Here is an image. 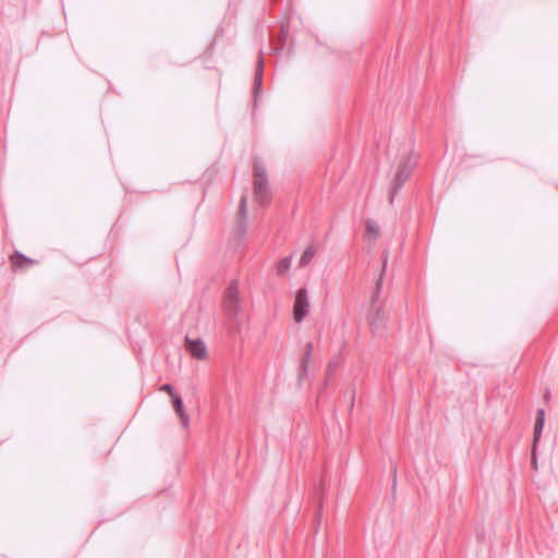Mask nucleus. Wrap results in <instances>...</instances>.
Returning a JSON list of instances; mask_svg holds the SVG:
<instances>
[{
    "label": "nucleus",
    "instance_id": "obj_1",
    "mask_svg": "<svg viewBox=\"0 0 558 558\" xmlns=\"http://www.w3.org/2000/svg\"><path fill=\"white\" fill-rule=\"evenodd\" d=\"M387 265V256L384 257L383 260V269L377 279L375 291L373 292L371 300V310L368 313V324L372 329L374 336H381L383 331L386 328L387 323V314L384 311V307L377 302L381 287H383V278L385 276V269Z\"/></svg>",
    "mask_w": 558,
    "mask_h": 558
},
{
    "label": "nucleus",
    "instance_id": "obj_2",
    "mask_svg": "<svg viewBox=\"0 0 558 558\" xmlns=\"http://www.w3.org/2000/svg\"><path fill=\"white\" fill-rule=\"evenodd\" d=\"M254 198L259 205H265L270 201V190L268 177L265 167L260 161H254Z\"/></svg>",
    "mask_w": 558,
    "mask_h": 558
},
{
    "label": "nucleus",
    "instance_id": "obj_3",
    "mask_svg": "<svg viewBox=\"0 0 558 558\" xmlns=\"http://www.w3.org/2000/svg\"><path fill=\"white\" fill-rule=\"evenodd\" d=\"M223 310L232 319H235L242 311L239 287L235 280L230 282L225 292Z\"/></svg>",
    "mask_w": 558,
    "mask_h": 558
},
{
    "label": "nucleus",
    "instance_id": "obj_4",
    "mask_svg": "<svg viewBox=\"0 0 558 558\" xmlns=\"http://www.w3.org/2000/svg\"><path fill=\"white\" fill-rule=\"evenodd\" d=\"M416 163V156L413 153H409L403 156L398 166V170L395 175V187L399 190L404 182L410 178L411 172Z\"/></svg>",
    "mask_w": 558,
    "mask_h": 558
},
{
    "label": "nucleus",
    "instance_id": "obj_5",
    "mask_svg": "<svg viewBox=\"0 0 558 558\" xmlns=\"http://www.w3.org/2000/svg\"><path fill=\"white\" fill-rule=\"evenodd\" d=\"M310 306L307 290L304 288L298 290L293 304V319L295 323H301L307 316Z\"/></svg>",
    "mask_w": 558,
    "mask_h": 558
},
{
    "label": "nucleus",
    "instance_id": "obj_6",
    "mask_svg": "<svg viewBox=\"0 0 558 558\" xmlns=\"http://www.w3.org/2000/svg\"><path fill=\"white\" fill-rule=\"evenodd\" d=\"M184 342L185 349L192 357L196 360H204L207 357V347L202 339H192L186 336Z\"/></svg>",
    "mask_w": 558,
    "mask_h": 558
},
{
    "label": "nucleus",
    "instance_id": "obj_7",
    "mask_svg": "<svg viewBox=\"0 0 558 558\" xmlns=\"http://www.w3.org/2000/svg\"><path fill=\"white\" fill-rule=\"evenodd\" d=\"M238 230L241 234L246 232V220H247V197L243 195L240 199L238 209Z\"/></svg>",
    "mask_w": 558,
    "mask_h": 558
},
{
    "label": "nucleus",
    "instance_id": "obj_8",
    "mask_svg": "<svg viewBox=\"0 0 558 558\" xmlns=\"http://www.w3.org/2000/svg\"><path fill=\"white\" fill-rule=\"evenodd\" d=\"M171 401H172L173 409H174L175 413L178 414L182 426L184 428H187L189 424H190V417L184 410L182 398L180 396H173V399H171Z\"/></svg>",
    "mask_w": 558,
    "mask_h": 558
},
{
    "label": "nucleus",
    "instance_id": "obj_9",
    "mask_svg": "<svg viewBox=\"0 0 558 558\" xmlns=\"http://www.w3.org/2000/svg\"><path fill=\"white\" fill-rule=\"evenodd\" d=\"M10 259L14 268L31 267L36 264L34 259L25 256L20 252H15L13 255H11Z\"/></svg>",
    "mask_w": 558,
    "mask_h": 558
},
{
    "label": "nucleus",
    "instance_id": "obj_10",
    "mask_svg": "<svg viewBox=\"0 0 558 558\" xmlns=\"http://www.w3.org/2000/svg\"><path fill=\"white\" fill-rule=\"evenodd\" d=\"M312 353H313V344L311 342H307L304 347V353L301 359L300 374H299L300 378L303 377L307 373Z\"/></svg>",
    "mask_w": 558,
    "mask_h": 558
},
{
    "label": "nucleus",
    "instance_id": "obj_11",
    "mask_svg": "<svg viewBox=\"0 0 558 558\" xmlns=\"http://www.w3.org/2000/svg\"><path fill=\"white\" fill-rule=\"evenodd\" d=\"M545 422V411L543 409L537 410L535 426H534V446L539 440Z\"/></svg>",
    "mask_w": 558,
    "mask_h": 558
},
{
    "label": "nucleus",
    "instance_id": "obj_12",
    "mask_svg": "<svg viewBox=\"0 0 558 558\" xmlns=\"http://www.w3.org/2000/svg\"><path fill=\"white\" fill-rule=\"evenodd\" d=\"M366 227V238L369 241H376L380 234L379 226L376 221L368 219L365 223Z\"/></svg>",
    "mask_w": 558,
    "mask_h": 558
},
{
    "label": "nucleus",
    "instance_id": "obj_13",
    "mask_svg": "<svg viewBox=\"0 0 558 558\" xmlns=\"http://www.w3.org/2000/svg\"><path fill=\"white\" fill-rule=\"evenodd\" d=\"M315 253H316L315 246L314 245H308L304 250V252H303V254H302V256L300 258V262H299L300 267H304V266L308 265L310 262L312 260V258L314 257Z\"/></svg>",
    "mask_w": 558,
    "mask_h": 558
},
{
    "label": "nucleus",
    "instance_id": "obj_14",
    "mask_svg": "<svg viewBox=\"0 0 558 558\" xmlns=\"http://www.w3.org/2000/svg\"><path fill=\"white\" fill-rule=\"evenodd\" d=\"M291 263H292L291 257H286V258L280 259L277 265L278 274L288 271L291 267Z\"/></svg>",
    "mask_w": 558,
    "mask_h": 558
},
{
    "label": "nucleus",
    "instance_id": "obj_15",
    "mask_svg": "<svg viewBox=\"0 0 558 558\" xmlns=\"http://www.w3.org/2000/svg\"><path fill=\"white\" fill-rule=\"evenodd\" d=\"M160 390L163 391V392H167L171 399H173V396H178L175 392H174V389L173 387L170 385V384H165L160 387Z\"/></svg>",
    "mask_w": 558,
    "mask_h": 558
},
{
    "label": "nucleus",
    "instance_id": "obj_16",
    "mask_svg": "<svg viewBox=\"0 0 558 558\" xmlns=\"http://www.w3.org/2000/svg\"><path fill=\"white\" fill-rule=\"evenodd\" d=\"M262 63L263 61L259 60L258 61V66H257V70H256V74H255V83L260 85L262 83Z\"/></svg>",
    "mask_w": 558,
    "mask_h": 558
},
{
    "label": "nucleus",
    "instance_id": "obj_17",
    "mask_svg": "<svg viewBox=\"0 0 558 558\" xmlns=\"http://www.w3.org/2000/svg\"><path fill=\"white\" fill-rule=\"evenodd\" d=\"M337 366H338V363H337V362L330 361V362L328 363V366H327L328 372H330V373H331V372H333V371L337 368Z\"/></svg>",
    "mask_w": 558,
    "mask_h": 558
}]
</instances>
